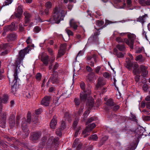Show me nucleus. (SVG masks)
I'll use <instances>...</instances> for the list:
<instances>
[{
    "label": "nucleus",
    "mask_w": 150,
    "mask_h": 150,
    "mask_svg": "<svg viewBox=\"0 0 150 150\" xmlns=\"http://www.w3.org/2000/svg\"><path fill=\"white\" fill-rule=\"evenodd\" d=\"M29 52V50L28 49V48L26 47L23 50H21L19 53V55L16 61V69L15 70L14 74L13 76L14 77V82L15 81L14 85L12 86L11 89L12 93L14 94L17 91V89L15 88L16 84L18 79V69H17V68L19 67L20 66L19 65L22 63L23 60L24 58L25 55Z\"/></svg>",
    "instance_id": "nucleus-1"
},
{
    "label": "nucleus",
    "mask_w": 150,
    "mask_h": 150,
    "mask_svg": "<svg viewBox=\"0 0 150 150\" xmlns=\"http://www.w3.org/2000/svg\"><path fill=\"white\" fill-rule=\"evenodd\" d=\"M65 15V11L60 9L59 8L56 7L54 10L52 16L50 19V21H54V23L58 24L61 21H62Z\"/></svg>",
    "instance_id": "nucleus-2"
},
{
    "label": "nucleus",
    "mask_w": 150,
    "mask_h": 150,
    "mask_svg": "<svg viewBox=\"0 0 150 150\" xmlns=\"http://www.w3.org/2000/svg\"><path fill=\"white\" fill-rule=\"evenodd\" d=\"M128 39L125 38L123 39L120 37H118L115 39L116 41L118 43H123L125 42L129 46L130 48H133L134 40L136 38V36L133 34L129 33L127 35Z\"/></svg>",
    "instance_id": "nucleus-3"
},
{
    "label": "nucleus",
    "mask_w": 150,
    "mask_h": 150,
    "mask_svg": "<svg viewBox=\"0 0 150 150\" xmlns=\"http://www.w3.org/2000/svg\"><path fill=\"white\" fill-rule=\"evenodd\" d=\"M59 138L58 137L54 138L53 137H50L48 139L46 145L47 150H53L55 149L58 144Z\"/></svg>",
    "instance_id": "nucleus-4"
},
{
    "label": "nucleus",
    "mask_w": 150,
    "mask_h": 150,
    "mask_svg": "<svg viewBox=\"0 0 150 150\" xmlns=\"http://www.w3.org/2000/svg\"><path fill=\"white\" fill-rule=\"evenodd\" d=\"M85 83L84 82H81L80 84V87L83 90V92H82L80 95V98L81 100L84 102L86 99L87 96V95H89L91 93V90L90 87L84 89Z\"/></svg>",
    "instance_id": "nucleus-5"
},
{
    "label": "nucleus",
    "mask_w": 150,
    "mask_h": 150,
    "mask_svg": "<svg viewBox=\"0 0 150 150\" xmlns=\"http://www.w3.org/2000/svg\"><path fill=\"white\" fill-rule=\"evenodd\" d=\"M86 62L88 64L92 67H94V64H96L99 61L97 54H93L92 56H88L86 57Z\"/></svg>",
    "instance_id": "nucleus-6"
},
{
    "label": "nucleus",
    "mask_w": 150,
    "mask_h": 150,
    "mask_svg": "<svg viewBox=\"0 0 150 150\" xmlns=\"http://www.w3.org/2000/svg\"><path fill=\"white\" fill-rule=\"evenodd\" d=\"M95 127L96 125L94 123L88 125L83 132L82 133L84 135V137H85L89 135L90 132Z\"/></svg>",
    "instance_id": "nucleus-7"
},
{
    "label": "nucleus",
    "mask_w": 150,
    "mask_h": 150,
    "mask_svg": "<svg viewBox=\"0 0 150 150\" xmlns=\"http://www.w3.org/2000/svg\"><path fill=\"white\" fill-rule=\"evenodd\" d=\"M147 67L143 65H141L139 67L140 72H142L141 75L143 77H146L148 74V71Z\"/></svg>",
    "instance_id": "nucleus-8"
},
{
    "label": "nucleus",
    "mask_w": 150,
    "mask_h": 150,
    "mask_svg": "<svg viewBox=\"0 0 150 150\" xmlns=\"http://www.w3.org/2000/svg\"><path fill=\"white\" fill-rule=\"evenodd\" d=\"M59 79L58 78L57 73V72H54L53 73V76H51L48 82H51L52 83H57L58 82Z\"/></svg>",
    "instance_id": "nucleus-9"
},
{
    "label": "nucleus",
    "mask_w": 150,
    "mask_h": 150,
    "mask_svg": "<svg viewBox=\"0 0 150 150\" xmlns=\"http://www.w3.org/2000/svg\"><path fill=\"white\" fill-rule=\"evenodd\" d=\"M45 6L46 9L44 11H41L40 12V13L42 15H47L49 13V9L51 8L52 7V4L50 2H47L45 4Z\"/></svg>",
    "instance_id": "nucleus-10"
},
{
    "label": "nucleus",
    "mask_w": 150,
    "mask_h": 150,
    "mask_svg": "<svg viewBox=\"0 0 150 150\" xmlns=\"http://www.w3.org/2000/svg\"><path fill=\"white\" fill-rule=\"evenodd\" d=\"M50 97L45 96L41 102V104L44 106H48L50 103Z\"/></svg>",
    "instance_id": "nucleus-11"
},
{
    "label": "nucleus",
    "mask_w": 150,
    "mask_h": 150,
    "mask_svg": "<svg viewBox=\"0 0 150 150\" xmlns=\"http://www.w3.org/2000/svg\"><path fill=\"white\" fill-rule=\"evenodd\" d=\"M41 134L40 132L33 133L31 136L30 139L32 141L37 140L40 137Z\"/></svg>",
    "instance_id": "nucleus-12"
},
{
    "label": "nucleus",
    "mask_w": 150,
    "mask_h": 150,
    "mask_svg": "<svg viewBox=\"0 0 150 150\" xmlns=\"http://www.w3.org/2000/svg\"><path fill=\"white\" fill-rule=\"evenodd\" d=\"M15 22H13L12 23L11 25L7 26L4 27V32H6V31L9 30L11 31H13L16 30L17 27H15Z\"/></svg>",
    "instance_id": "nucleus-13"
},
{
    "label": "nucleus",
    "mask_w": 150,
    "mask_h": 150,
    "mask_svg": "<svg viewBox=\"0 0 150 150\" xmlns=\"http://www.w3.org/2000/svg\"><path fill=\"white\" fill-rule=\"evenodd\" d=\"M6 114L5 113H4L1 116L0 122L1 124V126L3 128L5 127V125L6 122Z\"/></svg>",
    "instance_id": "nucleus-14"
},
{
    "label": "nucleus",
    "mask_w": 150,
    "mask_h": 150,
    "mask_svg": "<svg viewBox=\"0 0 150 150\" xmlns=\"http://www.w3.org/2000/svg\"><path fill=\"white\" fill-rule=\"evenodd\" d=\"M57 120L56 117L55 116H54L50 122V127L52 129H55L57 125Z\"/></svg>",
    "instance_id": "nucleus-15"
},
{
    "label": "nucleus",
    "mask_w": 150,
    "mask_h": 150,
    "mask_svg": "<svg viewBox=\"0 0 150 150\" xmlns=\"http://www.w3.org/2000/svg\"><path fill=\"white\" fill-rule=\"evenodd\" d=\"M24 14L25 16V23L26 24L30 21L31 15L27 11H25Z\"/></svg>",
    "instance_id": "nucleus-16"
},
{
    "label": "nucleus",
    "mask_w": 150,
    "mask_h": 150,
    "mask_svg": "<svg viewBox=\"0 0 150 150\" xmlns=\"http://www.w3.org/2000/svg\"><path fill=\"white\" fill-rule=\"evenodd\" d=\"M133 73L134 74H139L140 73L139 65L137 64H134L133 67Z\"/></svg>",
    "instance_id": "nucleus-17"
},
{
    "label": "nucleus",
    "mask_w": 150,
    "mask_h": 150,
    "mask_svg": "<svg viewBox=\"0 0 150 150\" xmlns=\"http://www.w3.org/2000/svg\"><path fill=\"white\" fill-rule=\"evenodd\" d=\"M70 26L74 30H76L78 27L76 24V22L73 19H71L69 21Z\"/></svg>",
    "instance_id": "nucleus-18"
},
{
    "label": "nucleus",
    "mask_w": 150,
    "mask_h": 150,
    "mask_svg": "<svg viewBox=\"0 0 150 150\" xmlns=\"http://www.w3.org/2000/svg\"><path fill=\"white\" fill-rule=\"evenodd\" d=\"M22 126V129L25 133V137H28L29 134V131L28 129L26 124L25 123H23Z\"/></svg>",
    "instance_id": "nucleus-19"
},
{
    "label": "nucleus",
    "mask_w": 150,
    "mask_h": 150,
    "mask_svg": "<svg viewBox=\"0 0 150 150\" xmlns=\"http://www.w3.org/2000/svg\"><path fill=\"white\" fill-rule=\"evenodd\" d=\"M15 116L14 115H11L9 119V124L11 127H13L15 125Z\"/></svg>",
    "instance_id": "nucleus-20"
},
{
    "label": "nucleus",
    "mask_w": 150,
    "mask_h": 150,
    "mask_svg": "<svg viewBox=\"0 0 150 150\" xmlns=\"http://www.w3.org/2000/svg\"><path fill=\"white\" fill-rule=\"evenodd\" d=\"M17 38V35L15 34H11L8 36L7 39L8 41L15 40Z\"/></svg>",
    "instance_id": "nucleus-21"
},
{
    "label": "nucleus",
    "mask_w": 150,
    "mask_h": 150,
    "mask_svg": "<svg viewBox=\"0 0 150 150\" xmlns=\"http://www.w3.org/2000/svg\"><path fill=\"white\" fill-rule=\"evenodd\" d=\"M148 17L147 14H145L142 16H139V18H137V21L143 23L145 21L146 18Z\"/></svg>",
    "instance_id": "nucleus-22"
},
{
    "label": "nucleus",
    "mask_w": 150,
    "mask_h": 150,
    "mask_svg": "<svg viewBox=\"0 0 150 150\" xmlns=\"http://www.w3.org/2000/svg\"><path fill=\"white\" fill-rule=\"evenodd\" d=\"M106 104L110 108H112L114 105V103L112 99L111 98L108 99L106 102Z\"/></svg>",
    "instance_id": "nucleus-23"
},
{
    "label": "nucleus",
    "mask_w": 150,
    "mask_h": 150,
    "mask_svg": "<svg viewBox=\"0 0 150 150\" xmlns=\"http://www.w3.org/2000/svg\"><path fill=\"white\" fill-rule=\"evenodd\" d=\"M49 57L47 55L42 57L41 61L42 62L44 65L46 66L47 65L49 62Z\"/></svg>",
    "instance_id": "nucleus-24"
},
{
    "label": "nucleus",
    "mask_w": 150,
    "mask_h": 150,
    "mask_svg": "<svg viewBox=\"0 0 150 150\" xmlns=\"http://www.w3.org/2000/svg\"><path fill=\"white\" fill-rule=\"evenodd\" d=\"M135 60L138 61L139 62H142L144 61L145 59L142 54H139L136 57Z\"/></svg>",
    "instance_id": "nucleus-25"
},
{
    "label": "nucleus",
    "mask_w": 150,
    "mask_h": 150,
    "mask_svg": "<svg viewBox=\"0 0 150 150\" xmlns=\"http://www.w3.org/2000/svg\"><path fill=\"white\" fill-rule=\"evenodd\" d=\"M103 80L102 78H99L98 83L96 85V88H98L101 86L104 85Z\"/></svg>",
    "instance_id": "nucleus-26"
},
{
    "label": "nucleus",
    "mask_w": 150,
    "mask_h": 150,
    "mask_svg": "<svg viewBox=\"0 0 150 150\" xmlns=\"http://www.w3.org/2000/svg\"><path fill=\"white\" fill-rule=\"evenodd\" d=\"M0 98L1 100V103H7L8 98V96L7 95H4L2 99H1L0 97ZM1 104L2 105V104Z\"/></svg>",
    "instance_id": "nucleus-27"
},
{
    "label": "nucleus",
    "mask_w": 150,
    "mask_h": 150,
    "mask_svg": "<svg viewBox=\"0 0 150 150\" xmlns=\"http://www.w3.org/2000/svg\"><path fill=\"white\" fill-rule=\"evenodd\" d=\"M100 30L99 29L98 30H97V32L95 33L94 35L90 37L88 39V41L91 40H94V38H95L97 37V35H98L100 34V33L98 32V30Z\"/></svg>",
    "instance_id": "nucleus-28"
},
{
    "label": "nucleus",
    "mask_w": 150,
    "mask_h": 150,
    "mask_svg": "<svg viewBox=\"0 0 150 150\" xmlns=\"http://www.w3.org/2000/svg\"><path fill=\"white\" fill-rule=\"evenodd\" d=\"M116 47L120 51H123L125 49V47L123 45H117L116 46Z\"/></svg>",
    "instance_id": "nucleus-29"
},
{
    "label": "nucleus",
    "mask_w": 150,
    "mask_h": 150,
    "mask_svg": "<svg viewBox=\"0 0 150 150\" xmlns=\"http://www.w3.org/2000/svg\"><path fill=\"white\" fill-rule=\"evenodd\" d=\"M59 66V65L58 64L56 63L53 66V67H52V64H50L49 66V69H51L53 68V71H54H54Z\"/></svg>",
    "instance_id": "nucleus-30"
},
{
    "label": "nucleus",
    "mask_w": 150,
    "mask_h": 150,
    "mask_svg": "<svg viewBox=\"0 0 150 150\" xmlns=\"http://www.w3.org/2000/svg\"><path fill=\"white\" fill-rule=\"evenodd\" d=\"M114 52L118 57L122 58L124 56V54L121 52H117V50H114Z\"/></svg>",
    "instance_id": "nucleus-31"
},
{
    "label": "nucleus",
    "mask_w": 150,
    "mask_h": 150,
    "mask_svg": "<svg viewBox=\"0 0 150 150\" xmlns=\"http://www.w3.org/2000/svg\"><path fill=\"white\" fill-rule=\"evenodd\" d=\"M64 51L62 50H59L58 55L57 57V59L61 57V56L64 55Z\"/></svg>",
    "instance_id": "nucleus-32"
},
{
    "label": "nucleus",
    "mask_w": 150,
    "mask_h": 150,
    "mask_svg": "<svg viewBox=\"0 0 150 150\" xmlns=\"http://www.w3.org/2000/svg\"><path fill=\"white\" fill-rule=\"evenodd\" d=\"M93 78V76L92 74H88V75L86 80L88 81H91Z\"/></svg>",
    "instance_id": "nucleus-33"
},
{
    "label": "nucleus",
    "mask_w": 150,
    "mask_h": 150,
    "mask_svg": "<svg viewBox=\"0 0 150 150\" xmlns=\"http://www.w3.org/2000/svg\"><path fill=\"white\" fill-rule=\"evenodd\" d=\"M134 65V62H131L127 63L126 67L129 69H132V67Z\"/></svg>",
    "instance_id": "nucleus-34"
},
{
    "label": "nucleus",
    "mask_w": 150,
    "mask_h": 150,
    "mask_svg": "<svg viewBox=\"0 0 150 150\" xmlns=\"http://www.w3.org/2000/svg\"><path fill=\"white\" fill-rule=\"evenodd\" d=\"M13 0H6L4 3L2 7L5 6H7L11 4Z\"/></svg>",
    "instance_id": "nucleus-35"
},
{
    "label": "nucleus",
    "mask_w": 150,
    "mask_h": 150,
    "mask_svg": "<svg viewBox=\"0 0 150 150\" xmlns=\"http://www.w3.org/2000/svg\"><path fill=\"white\" fill-rule=\"evenodd\" d=\"M9 46V45L7 43H6L1 45L0 46V47L3 50L7 48Z\"/></svg>",
    "instance_id": "nucleus-36"
},
{
    "label": "nucleus",
    "mask_w": 150,
    "mask_h": 150,
    "mask_svg": "<svg viewBox=\"0 0 150 150\" xmlns=\"http://www.w3.org/2000/svg\"><path fill=\"white\" fill-rule=\"evenodd\" d=\"M62 129H61L60 128L57 129L56 130V134L57 135L60 136L62 135Z\"/></svg>",
    "instance_id": "nucleus-37"
},
{
    "label": "nucleus",
    "mask_w": 150,
    "mask_h": 150,
    "mask_svg": "<svg viewBox=\"0 0 150 150\" xmlns=\"http://www.w3.org/2000/svg\"><path fill=\"white\" fill-rule=\"evenodd\" d=\"M88 104L89 108H92L93 107L94 103L93 99H92L91 100L89 101L88 102Z\"/></svg>",
    "instance_id": "nucleus-38"
},
{
    "label": "nucleus",
    "mask_w": 150,
    "mask_h": 150,
    "mask_svg": "<svg viewBox=\"0 0 150 150\" xmlns=\"http://www.w3.org/2000/svg\"><path fill=\"white\" fill-rule=\"evenodd\" d=\"M89 113L90 112L88 110L85 112L83 114V121H84L86 119Z\"/></svg>",
    "instance_id": "nucleus-39"
},
{
    "label": "nucleus",
    "mask_w": 150,
    "mask_h": 150,
    "mask_svg": "<svg viewBox=\"0 0 150 150\" xmlns=\"http://www.w3.org/2000/svg\"><path fill=\"white\" fill-rule=\"evenodd\" d=\"M22 13L16 11L15 13V15L16 18H20L21 16Z\"/></svg>",
    "instance_id": "nucleus-40"
},
{
    "label": "nucleus",
    "mask_w": 150,
    "mask_h": 150,
    "mask_svg": "<svg viewBox=\"0 0 150 150\" xmlns=\"http://www.w3.org/2000/svg\"><path fill=\"white\" fill-rule=\"evenodd\" d=\"M65 118L66 120L69 122L71 121V117L70 115L68 114H66L65 115Z\"/></svg>",
    "instance_id": "nucleus-41"
},
{
    "label": "nucleus",
    "mask_w": 150,
    "mask_h": 150,
    "mask_svg": "<svg viewBox=\"0 0 150 150\" xmlns=\"http://www.w3.org/2000/svg\"><path fill=\"white\" fill-rule=\"evenodd\" d=\"M96 24L98 26L100 27L103 25L104 22L102 20H98L96 21Z\"/></svg>",
    "instance_id": "nucleus-42"
},
{
    "label": "nucleus",
    "mask_w": 150,
    "mask_h": 150,
    "mask_svg": "<svg viewBox=\"0 0 150 150\" xmlns=\"http://www.w3.org/2000/svg\"><path fill=\"white\" fill-rule=\"evenodd\" d=\"M89 139H90L92 140L93 141H96L98 139V137L97 135L95 134L91 136V137H90Z\"/></svg>",
    "instance_id": "nucleus-43"
},
{
    "label": "nucleus",
    "mask_w": 150,
    "mask_h": 150,
    "mask_svg": "<svg viewBox=\"0 0 150 150\" xmlns=\"http://www.w3.org/2000/svg\"><path fill=\"white\" fill-rule=\"evenodd\" d=\"M67 33L69 36L71 35L72 36L73 35V32L70 30H69L68 28H67L66 30Z\"/></svg>",
    "instance_id": "nucleus-44"
},
{
    "label": "nucleus",
    "mask_w": 150,
    "mask_h": 150,
    "mask_svg": "<svg viewBox=\"0 0 150 150\" xmlns=\"http://www.w3.org/2000/svg\"><path fill=\"white\" fill-rule=\"evenodd\" d=\"M101 67L100 66H98L96 67L95 69L96 72L99 75L101 74L102 73L101 72H100L99 71Z\"/></svg>",
    "instance_id": "nucleus-45"
},
{
    "label": "nucleus",
    "mask_w": 150,
    "mask_h": 150,
    "mask_svg": "<svg viewBox=\"0 0 150 150\" xmlns=\"http://www.w3.org/2000/svg\"><path fill=\"white\" fill-rule=\"evenodd\" d=\"M41 30V28L38 26L35 27L34 29V31L36 33H39Z\"/></svg>",
    "instance_id": "nucleus-46"
},
{
    "label": "nucleus",
    "mask_w": 150,
    "mask_h": 150,
    "mask_svg": "<svg viewBox=\"0 0 150 150\" xmlns=\"http://www.w3.org/2000/svg\"><path fill=\"white\" fill-rule=\"evenodd\" d=\"M142 88L143 90L145 92H147L148 89V86L147 84H144Z\"/></svg>",
    "instance_id": "nucleus-47"
},
{
    "label": "nucleus",
    "mask_w": 150,
    "mask_h": 150,
    "mask_svg": "<svg viewBox=\"0 0 150 150\" xmlns=\"http://www.w3.org/2000/svg\"><path fill=\"white\" fill-rule=\"evenodd\" d=\"M44 145L45 143L43 142H41L38 145V147L39 148V150H41Z\"/></svg>",
    "instance_id": "nucleus-48"
},
{
    "label": "nucleus",
    "mask_w": 150,
    "mask_h": 150,
    "mask_svg": "<svg viewBox=\"0 0 150 150\" xmlns=\"http://www.w3.org/2000/svg\"><path fill=\"white\" fill-rule=\"evenodd\" d=\"M66 46L67 45L66 44H62L60 46V50H64V51H65Z\"/></svg>",
    "instance_id": "nucleus-49"
},
{
    "label": "nucleus",
    "mask_w": 150,
    "mask_h": 150,
    "mask_svg": "<svg viewBox=\"0 0 150 150\" xmlns=\"http://www.w3.org/2000/svg\"><path fill=\"white\" fill-rule=\"evenodd\" d=\"M144 50V48L143 47H139L137 49L136 53H141Z\"/></svg>",
    "instance_id": "nucleus-50"
},
{
    "label": "nucleus",
    "mask_w": 150,
    "mask_h": 150,
    "mask_svg": "<svg viewBox=\"0 0 150 150\" xmlns=\"http://www.w3.org/2000/svg\"><path fill=\"white\" fill-rule=\"evenodd\" d=\"M79 141V139H76L73 145V147H75L76 146H77V145L78 144V143H79L78 141Z\"/></svg>",
    "instance_id": "nucleus-51"
},
{
    "label": "nucleus",
    "mask_w": 150,
    "mask_h": 150,
    "mask_svg": "<svg viewBox=\"0 0 150 150\" xmlns=\"http://www.w3.org/2000/svg\"><path fill=\"white\" fill-rule=\"evenodd\" d=\"M139 3L142 6H145V1L144 0H138Z\"/></svg>",
    "instance_id": "nucleus-52"
},
{
    "label": "nucleus",
    "mask_w": 150,
    "mask_h": 150,
    "mask_svg": "<svg viewBox=\"0 0 150 150\" xmlns=\"http://www.w3.org/2000/svg\"><path fill=\"white\" fill-rule=\"evenodd\" d=\"M127 4L128 7H130L132 5V1L131 0H127Z\"/></svg>",
    "instance_id": "nucleus-53"
},
{
    "label": "nucleus",
    "mask_w": 150,
    "mask_h": 150,
    "mask_svg": "<svg viewBox=\"0 0 150 150\" xmlns=\"http://www.w3.org/2000/svg\"><path fill=\"white\" fill-rule=\"evenodd\" d=\"M19 30L21 32L23 31L24 30V26L21 23L19 24Z\"/></svg>",
    "instance_id": "nucleus-54"
},
{
    "label": "nucleus",
    "mask_w": 150,
    "mask_h": 150,
    "mask_svg": "<svg viewBox=\"0 0 150 150\" xmlns=\"http://www.w3.org/2000/svg\"><path fill=\"white\" fill-rule=\"evenodd\" d=\"M41 77V75L40 73H38L36 75V79L38 80H40Z\"/></svg>",
    "instance_id": "nucleus-55"
},
{
    "label": "nucleus",
    "mask_w": 150,
    "mask_h": 150,
    "mask_svg": "<svg viewBox=\"0 0 150 150\" xmlns=\"http://www.w3.org/2000/svg\"><path fill=\"white\" fill-rule=\"evenodd\" d=\"M79 121V119L78 118L77 119L74 121L73 123V125L74 128H75L77 125L78 122Z\"/></svg>",
    "instance_id": "nucleus-56"
},
{
    "label": "nucleus",
    "mask_w": 150,
    "mask_h": 150,
    "mask_svg": "<svg viewBox=\"0 0 150 150\" xmlns=\"http://www.w3.org/2000/svg\"><path fill=\"white\" fill-rule=\"evenodd\" d=\"M42 111V109L41 108H39L36 110L35 111V113L37 115L40 114Z\"/></svg>",
    "instance_id": "nucleus-57"
},
{
    "label": "nucleus",
    "mask_w": 150,
    "mask_h": 150,
    "mask_svg": "<svg viewBox=\"0 0 150 150\" xmlns=\"http://www.w3.org/2000/svg\"><path fill=\"white\" fill-rule=\"evenodd\" d=\"M69 91L70 90H69L68 91H67L66 93H64V95L65 97L67 98L70 95V94H69Z\"/></svg>",
    "instance_id": "nucleus-58"
},
{
    "label": "nucleus",
    "mask_w": 150,
    "mask_h": 150,
    "mask_svg": "<svg viewBox=\"0 0 150 150\" xmlns=\"http://www.w3.org/2000/svg\"><path fill=\"white\" fill-rule=\"evenodd\" d=\"M61 129L63 130L66 128V124L64 122H62L61 126Z\"/></svg>",
    "instance_id": "nucleus-59"
},
{
    "label": "nucleus",
    "mask_w": 150,
    "mask_h": 150,
    "mask_svg": "<svg viewBox=\"0 0 150 150\" xmlns=\"http://www.w3.org/2000/svg\"><path fill=\"white\" fill-rule=\"evenodd\" d=\"M16 11L19 12L21 13H23V11L22 9V7L21 6H19L17 9Z\"/></svg>",
    "instance_id": "nucleus-60"
},
{
    "label": "nucleus",
    "mask_w": 150,
    "mask_h": 150,
    "mask_svg": "<svg viewBox=\"0 0 150 150\" xmlns=\"http://www.w3.org/2000/svg\"><path fill=\"white\" fill-rule=\"evenodd\" d=\"M80 129V127H79L78 128L77 130H76V132L75 133L74 136L75 137H76L78 136L79 133V130Z\"/></svg>",
    "instance_id": "nucleus-61"
},
{
    "label": "nucleus",
    "mask_w": 150,
    "mask_h": 150,
    "mask_svg": "<svg viewBox=\"0 0 150 150\" xmlns=\"http://www.w3.org/2000/svg\"><path fill=\"white\" fill-rule=\"evenodd\" d=\"M119 106L118 105H115L114 104V106H113L112 108H113V110L115 111L117 110L119 108Z\"/></svg>",
    "instance_id": "nucleus-62"
},
{
    "label": "nucleus",
    "mask_w": 150,
    "mask_h": 150,
    "mask_svg": "<svg viewBox=\"0 0 150 150\" xmlns=\"http://www.w3.org/2000/svg\"><path fill=\"white\" fill-rule=\"evenodd\" d=\"M74 102L75 104L77 105H78L80 104L79 101L78 99L77 98H75L74 99Z\"/></svg>",
    "instance_id": "nucleus-63"
},
{
    "label": "nucleus",
    "mask_w": 150,
    "mask_h": 150,
    "mask_svg": "<svg viewBox=\"0 0 150 150\" xmlns=\"http://www.w3.org/2000/svg\"><path fill=\"white\" fill-rule=\"evenodd\" d=\"M28 44H29L31 42V40L30 37H28L26 41Z\"/></svg>",
    "instance_id": "nucleus-64"
}]
</instances>
